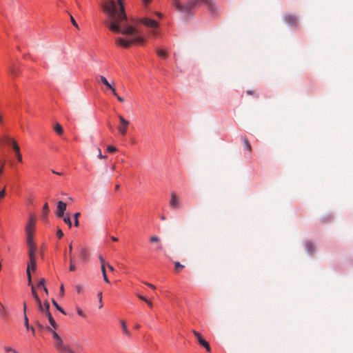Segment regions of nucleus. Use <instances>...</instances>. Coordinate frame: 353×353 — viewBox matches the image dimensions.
I'll list each match as a JSON object with an SVG mask.
<instances>
[{
  "label": "nucleus",
  "instance_id": "f257e3e1",
  "mask_svg": "<svg viewBox=\"0 0 353 353\" xmlns=\"http://www.w3.org/2000/svg\"><path fill=\"white\" fill-rule=\"evenodd\" d=\"M103 11L108 15L110 20L105 22L109 29L115 33H121L130 37L129 39L117 37L115 43L125 48L132 44L143 43L145 40L139 30L133 25H130L124 12L123 0H109L103 5Z\"/></svg>",
  "mask_w": 353,
  "mask_h": 353
},
{
  "label": "nucleus",
  "instance_id": "f03ea898",
  "mask_svg": "<svg viewBox=\"0 0 353 353\" xmlns=\"http://www.w3.org/2000/svg\"><path fill=\"white\" fill-rule=\"evenodd\" d=\"M199 3L208 7L209 10L214 13L216 10L214 3L212 0H189L187 3L182 5L177 3L176 10L181 12H189L192 9L199 6Z\"/></svg>",
  "mask_w": 353,
  "mask_h": 353
},
{
  "label": "nucleus",
  "instance_id": "7ed1b4c3",
  "mask_svg": "<svg viewBox=\"0 0 353 353\" xmlns=\"http://www.w3.org/2000/svg\"><path fill=\"white\" fill-rule=\"evenodd\" d=\"M140 22L146 27L152 29L151 33L153 35L157 34V32L154 30L155 28L159 27V23L157 21L149 18H142L141 19Z\"/></svg>",
  "mask_w": 353,
  "mask_h": 353
},
{
  "label": "nucleus",
  "instance_id": "20e7f679",
  "mask_svg": "<svg viewBox=\"0 0 353 353\" xmlns=\"http://www.w3.org/2000/svg\"><path fill=\"white\" fill-rule=\"evenodd\" d=\"M118 117L120 121V124L118 126V130L122 136H125L127 133L130 122L129 121L126 120L122 115H119Z\"/></svg>",
  "mask_w": 353,
  "mask_h": 353
},
{
  "label": "nucleus",
  "instance_id": "39448f33",
  "mask_svg": "<svg viewBox=\"0 0 353 353\" xmlns=\"http://www.w3.org/2000/svg\"><path fill=\"white\" fill-rule=\"evenodd\" d=\"M170 206L172 209H178L181 207V203L179 196L174 192H170Z\"/></svg>",
  "mask_w": 353,
  "mask_h": 353
},
{
  "label": "nucleus",
  "instance_id": "423d86ee",
  "mask_svg": "<svg viewBox=\"0 0 353 353\" xmlns=\"http://www.w3.org/2000/svg\"><path fill=\"white\" fill-rule=\"evenodd\" d=\"M45 314L48 317L49 323L55 329L57 327V324L53 319L51 313L50 312V304L48 301H45Z\"/></svg>",
  "mask_w": 353,
  "mask_h": 353
},
{
  "label": "nucleus",
  "instance_id": "0eeeda50",
  "mask_svg": "<svg viewBox=\"0 0 353 353\" xmlns=\"http://www.w3.org/2000/svg\"><path fill=\"white\" fill-rule=\"evenodd\" d=\"M194 335L195 336V337L197 339V341L198 342L200 343V345H201L202 346H203L206 350L210 352L211 351V347L208 343V342H207L205 339H203L201 335V334L196 331V330H193L192 331Z\"/></svg>",
  "mask_w": 353,
  "mask_h": 353
},
{
  "label": "nucleus",
  "instance_id": "6e6552de",
  "mask_svg": "<svg viewBox=\"0 0 353 353\" xmlns=\"http://www.w3.org/2000/svg\"><path fill=\"white\" fill-rule=\"evenodd\" d=\"M54 347L60 352H68L72 349L68 347L64 343L61 338L57 339L54 343Z\"/></svg>",
  "mask_w": 353,
  "mask_h": 353
},
{
  "label": "nucleus",
  "instance_id": "1a4fd4ad",
  "mask_svg": "<svg viewBox=\"0 0 353 353\" xmlns=\"http://www.w3.org/2000/svg\"><path fill=\"white\" fill-rule=\"evenodd\" d=\"M66 203L60 201L57 203L56 215L58 217H62L64 214V212L66 210Z\"/></svg>",
  "mask_w": 353,
  "mask_h": 353
},
{
  "label": "nucleus",
  "instance_id": "9d476101",
  "mask_svg": "<svg viewBox=\"0 0 353 353\" xmlns=\"http://www.w3.org/2000/svg\"><path fill=\"white\" fill-rule=\"evenodd\" d=\"M35 225V219L33 216H31L26 225V234H33Z\"/></svg>",
  "mask_w": 353,
  "mask_h": 353
},
{
  "label": "nucleus",
  "instance_id": "9b49d317",
  "mask_svg": "<svg viewBox=\"0 0 353 353\" xmlns=\"http://www.w3.org/2000/svg\"><path fill=\"white\" fill-rule=\"evenodd\" d=\"M99 79L103 85H105L107 87V88L110 89L112 91L113 94H116V89L113 86V85L114 84V83H112V84L110 83L106 79V78L102 75L99 76Z\"/></svg>",
  "mask_w": 353,
  "mask_h": 353
},
{
  "label": "nucleus",
  "instance_id": "f8f14e48",
  "mask_svg": "<svg viewBox=\"0 0 353 353\" xmlns=\"http://www.w3.org/2000/svg\"><path fill=\"white\" fill-rule=\"evenodd\" d=\"M5 139L8 142H12V147L17 154V153L20 152V148L17 144V143L12 138L9 137L8 136H5Z\"/></svg>",
  "mask_w": 353,
  "mask_h": 353
},
{
  "label": "nucleus",
  "instance_id": "ddd939ff",
  "mask_svg": "<svg viewBox=\"0 0 353 353\" xmlns=\"http://www.w3.org/2000/svg\"><path fill=\"white\" fill-rule=\"evenodd\" d=\"M285 21L290 25H296L298 23L297 17L292 14L286 15L285 17Z\"/></svg>",
  "mask_w": 353,
  "mask_h": 353
},
{
  "label": "nucleus",
  "instance_id": "4468645a",
  "mask_svg": "<svg viewBox=\"0 0 353 353\" xmlns=\"http://www.w3.org/2000/svg\"><path fill=\"white\" fill-rule=\"evenodd\" d=\"M69 255H70V271H74L76 270V266L73 263V258L72 256V243L69 245Z\"/></svg>",
  "mask_w": 353,
  "mask_h": 353
},
{
  "label": "nucleus",
  "instance_id": "2eb2a0df",
  "mask_svg": "<svg viewBox=\"0 0 353 353\" xmlns=\"http://www.w3.org/2000/svg\"><path fill=\"white\" fill-rule=\"evenodd\" d=\"M23 305V313H24L25 326H26V329L28 330H30V327L29 323H28V316L26 315V310H27L26 302L24 301Z\"/></svg>",
  "mask_w": 353,
  "mask_h": 353
},
{
  "label": "nucleus",
  "instance_id": "dca6fc26",
  "mask_svg": "<svg viewBox=\"0 0 353 353\" xmlns=\"http://www.w3.org/2000/svg\"><path fill=\"white\" fill-rule=\"evenodd\" d=\"M156 53L158 57L162 58V59H167L168 57V52L165 50L163 49H157Z\"/></svg>",
  "mask_w": 353,
  "mask_h": 353
},
{
  "label": "nucleus",
  "instance_id": "f3484780",
  "mask_svg": "<svg viewBox=\"0 0 353 353\" xmlns=\"http://www.w3.org/2000/svg\"><path fill=\"white\" fill-rule=\"evenodd\" d=\"M120 323H121L122 330H123V332L125 333V334L127 335L128 336H131V333H130V332L128 330V329L127 327L125 321H123V320H121L120 321Z\"/></svg>",
  "mask_w": 353,
  "mask_h": 353
},
{
  "label": "nucleus",
  "instance_id": "a211bd4d",
  "mask_svg": "<svg viewBox=\"0 0 353 353\" xmlns=\"http://www.w3.org/2000/svg\"><path fill=\"white\" fill-rule=\"evenodd\" d=\"M35 253H36V245H33L32 247H28L29 259H36Z\"/></svg>",
  "mask_w": 353,
  "mask_h": 353
},
{
  "label": "nucleus",
  "instance_id": "6ab92c4d",
  "mask_svg": "<svg viewBox=\"0 0 353 353\" xmlns=\"http://www.w3.org/2000/svg\"><path fill=\"white\" fill-rule=\"evenodd\" d=\"M27 268H29L30 271V269H32L33 271H34L37 268L36 259H30V261L28 263Z\"/></svg>",
  "mask_w": 353,
  "mask_h": 353
},
{
  "label": "nucleus",
  "instance_id": "aec40b11",
  "mask_svg": "<svg viewBox=\"0 0 353 353\" xmlns=\"http://www.w3.org/2000/svg\"><path fill=\"white\" fill-rule=\"evenodd\" d=\"M27 235V245L28 247H32L33 245H36L34 239H33V234H26Z\"/></svg>",
  "mask_w": 353,
  "mask_h": 353
},
{
  "label": "nucleus",
  "instance_id": "412c9836",
  "mask_svg": "<svg viewBox=\"0 0 353 353\" xmlns=\"http://www.w3.org/2000/svg\"><path fill=\"white\" fill-rule=\"evenodd\" d=\"M49 212H50V209L48 207V203H46L43 207V218L44 219H47V216H48V214L49 213Z\"/></svg>",
  "mask_w": 353,
  "mask_h": 353
},
{
  "label": "nucleus",
  "instance_id": "4be33fe9",
  "mask_svg": "<svg viewBox=\"0 0 353 353\" xmlns=\"http://www.w3.org/2000/svg\"><path fill=\"white\" fill-rule=\"evenodd\" d=\"M35 301L37 304L39 310L45 313V302L43 303V305H42L40 298L36 299Z\"/></svg>",
  "mask_w": 353,
  "mask_h": 353
},
{
  "label": "nucleus",
  "instance_id": "5701e85b",
  "mask_svg": "<svg viewBox=\"0 0 353 353\" xmlns=\"http://www.w3.org/2000/svg\"><path fill=\"white\" fill-rule=\"evenodd\" d=\"M54 130L59 135L62 134L63 132V128L59 123L55 124Z\"/></svg>",
  "mask_w": 353,
  "mask_h": 353
},
{
  "label": "nucleus",
  "instance_id": "b1692460",
  "mask_svg": "<svg viewBox=\"0 0 353 353\" xmlns=\"http://www.w3.org/2000/svg\"><path fill=\"white\" fill-rule=\"evenodd\" d=\"M242 141L243 142V144H244L246 150H248V151L250 152L252 150V146H251L249 141L245 137H242Z\"/></svg>",
  "mask_w": 353,
  "mask_h": 353
},
{
  "label": "nucleus",
  "instance_id": "393cba45",
  "mask_svg": "<svg viewBox=\"0 0 353 353\" xmlns=\"http://www.w3.org/2000/svg\"><path fill=\"white\" fill-rule=\"evenodd\" d=\"M305 248H306V250L307 251V252H309L310 254H312L313 252V250H314V246H313V244L310 242H307L305 243Z\"/></svg>",
  "mask_w": 353,
  "mask_h": 353
},
{
  "label": "nucleus",
  "instance_id": "a878e982",
  "mask_svg": "<svg viewBox=\"0 0 353 353\" xmlns=\"http://www.w3.org/2000/svg\"><path fill=\"white\" fill-rule=\"evenodd\" d=\"M30 286H31L32 295L34 299L36 300V299H39L34 285H31Z\"/></svg>",
  "mask_w": 353,
  "mask_h": 353
},
{
  "label": "nucleus",
  "instance_id": "bb28decb",
  "mask_svg": "<svg viewBox=\"0 0 353 353\" xmlns=\"http://www.w3.org/2000/svg\"><path fill=\"white\" fill-rule=\"evenodd\" d=\"M52 304L54 305V306L58 310H59L62 314H66L65 312L63 310V308H61L59 305L58 303L56 302V301L54 299H52Z\"/></svg>",
  "mask_w": 353,
  "mask_h": 353
},
{
  "label": "nucleus",
  "instance_id": "cd10ccee",
  "mask_svg": "<svg viewBox=\"0 0 353 353\" xmlns=\"http://www.w3.org/2000/svg\"><path fill=\"white\" fill-rule=\"evenodd\" d=\"M174 268L176 272H179L181 269L184 268V265H181L179 262L176 261L174 262Z\"/></svg>",
  "mask_w": 353,
  "mask_h": 353
},
{
  "label": "nucleus",
  "instance_id": "c85d7f7f",
  "mask_svg": "<svg viewBox=\"0 0 353 353\" xmlns=\"http://www.w3.org/2000/svg\"><path fill=\"white\" fill-rule=\"evenodd\" d=\"M26 274H27V277H28V285L30 286L32 284L31 273H30V271L29 270V268H27V269H26Z\"/></svg>",
  "mask_w": 353,
  "mask_h": 353
},
{
  "label": "nucleus",
  "instance_id": "c756f323",
  "mask_svg": "<svg viewBox=\"0 0 353 353\" xmlns=\"http://www.w3.org/2000/svg\"><path fill=\"white\" fill-rule=\"evenodd\" d=\"M81 214L80 212H76L74 214V225L76 227H78L79 225V217L80 216Z\"/></svg>",
  "mask_w": 353,
  "mask_h": 353
},
{
  "label": "nucleus",
  "instance_id": "7c9ffc66",
  "mask_svg": "<svg viewBox=\"0 0 353 353\" xmlns=\"http://www.w3.org/2000/svg\"><path fill=\"white\" fill-rule=\"evenodd\" d=\"M88 256V252L87 250L84 248H82L81 249V257L82 259H85Z\"/></svg>",
  "mask_w": 353,
  "mask_h": 353
},
{
  "label": "nucleus",
  "instance_id": "2f4dec72",
  "mask_svg": "<svg viewBox=\"0 0 353 353\" xmlns=\"http://www.w3.org/2000/svg\"><path fill=\"white\" fill-rule=\"evenodd\" d=\"M75 289H76L77 292L79 294H81V293L83 292V286H82V285H77L75 286Z\"/></svg>",
  "mask_w": 353,
  "mask_h": 353
},
{
  "label": "nucleus",
  "instance_id": "473e14b6",
  "mask_svg": "<svg viewBox=\"0 0 353 353\" xmlns=\"http://www.w3.org/2000/svg\"><path fill=\"white\" fill-rule=\"evenodd\" d=\"M150 241L151 243H158L159 242V238L156 236H151L150 239Z\"/></svg>",
  "mask_w": 353,
  "mask_h": 353
},
{
  "label": "nucleus",
  "instance_id": "72a5a7b5",
  "mask_svg": "<svg viewBox=\"0 0 353 353\" xmlns=\"http://www.w3.org/2000/svg\"><path fill=\"white\" fill-rule=\"evenodd\" d=\"M63 221L69 225V227L72 226V223L70 221V218L69 216H65L63 218Z\"/></svg>",
  "mask_w": 353,
  "mask_h": 353
},
{
  "label": "nucleus",
  "instance_id": "f704fd0d",
  "mask_svg": "<svg viewBox=\"0 0 353 353\" xmlns=\"http://www.w3.org/2000/svg\"><path fill=\"white\" fill-rule=\"evenodd\" d=\"M70 21H71V23H72V25H73L76 28H77V29H79V26H78V24H77V21H75V19H74V17H73L72 15H70Z\"/></svg>",
  "mask_w": 353,
  "mask_h": 353
},
{
  "label": "nucleus",
  "instance_id": "c9c22d12",
  "mask_svg": "<svg viewBox=\"0 0 353 353\" xmlns=\"http://www.w3.org/2000/svg\"><path fill=\"white\" fill-rule=\"evenodd\" d=\"M107 150L110 153L114 152L117 150V149L114 146H112V145L108 146Z\"/></svg>",
  "mask_w": 353,
  "mask_h": 353
},
{
  "label": "nucleus",
  "instance_id": "e433bc0d",
  "mask_svg": "<svg viewBox=\"0 0 353 353\" xmlns=\"http://www.w3.org/2000/svg\"><path fill=\"white\" fill-rule=\"evenodd\" d=\"M0 312L2 316H4L6 314V309L3 304L0 302Z\"/></svg>",
  "mask_w": 353,
  "mask_h": 353
},
{
  "label": "nucleus",
  "instance_id": "4c0bfd02",
  "mask_svg": "<svg viewBox=\"0 0 353 353\" xmlns=\"http://www.w3.org/2000/svg\"><path fill=\"white\" fill-rule=\"evenodd\" d=\"M77 314L82 316V317H85V313L79 308V307H77Z\"/></svg>",
  "mask_w": 353,
  "mask_h": 353
},
{
  "label": "nucleus",
  "instance_id": "58836bf2",
  "mask_svg": "<svg viewBox=\"0 0 353 353\" xmlns=\"http://www.w3.org/2000/svg\"><path fill=\"white\" fill-rule=\"evenodd\" d=\"M52 334V337L57 341V339H60V336L55 332V331H51Z\"/></svg>",
  "mask_w": 353,
  "mask_h": 353
},
{
  "label": "nucleus",
  "instance_id": "ea45409f",
  "mask_svg": "<svg viewBox=\"0 0 353 353\" xmlns=\"http://www.w3.org/2000/svg\"><path fill=\"white\" fill-rule=\"evenodd\" d=\"M57 235L59 237V239H61L63 236V233L61 229L57 230Z\"/></svg>",
  "mask_w": 353,
  "mask_h": 353
},
{
  "label": "nucleus",
  "instance_id": "a19ab883",
  "mask_svg": "<svg viewBox=\"0 0 353 353\" xmlns=\"http://www.w3.org/2000/svg\"><path fill=\"white\" fill-rule=\"evenodd\" d=\"M4 350L6 352H13L14 353H17V352L14 350H13L12 347H4Z\"/></svg>",
  "mask_w": 353,
  "mask_h": 353
},
{
  "label": "nucleus",
  "instance_id": "79ce46f5",
  "mask_svg": "<svg viewBox=\"0 0 353 353\" xmlns=\"http://www.w3.org/2000/svg\"><path fill=\"white\" fill-rule=\"evenodd\" d=\"M45 283H46L45 279H41L38 283V286H43L44 288Z\"/></svg>",
  "mask_w": 353,
  "mask_h": 353
},
{
  "label": "nucleus",
  "instance_id": "37998d69",
  "mask_svg": "<svg viewBox=\"0 0 353 353\" xmlns=\"http://www.w3.org/2000/svg\"><path fill=\"white\" fill-rule=\"evenodd\" d=\"M6 195V189L5 188H3L1 191H0V199H2Z\"/></svg>",
  "mask_w": 353,
  "mask_h": 353
},
{
  "label": "nucleus",
  "instance_id": "c03bdc74",
  "mask_svg": "<svg viewBox=\"0 0 353 353\" xmlns=\"http://www.w3.org/2000/svg\"><path fill=\"white\" fill-rule=\"evenodd\" d=\"M99 259L101 262V265H105V259L103 258L101 255L99 256Z\"/></svg>",
  "mask_w": 353,
  "mask_h": 353
},
{
  "label": "nucleus",
  "instance_id": "a18cd8bd",
  "mask_svg": "<svg viewBox=\"0 0 353 353\" xmlns=\"http://www.w3.org/2000/svg\"><path fill=\"white\" fill-rule=\"evenodd\" d=\"M10 72L13 75H17V69L15 68L14 67H12V68H10Z\"/></svg>",
  "mask_w": 353,
  "mask_h": 353
},
{
  "label": "nucleus",
  "instance_id": "49530a36",
  "mask_svg": "<svg viewBox=\"0 0 353 353\" xmlns=\"http://www.w3.org/2000/svg\"><path fill=\"white\" fill-rule=\"evenodd\" d=\"M16 157H17L18 161H19V162L22 161V156H21V152L17 153Z\"/></svg>",
  "mask_w": 353,
  "mask_h": 353
},
{
  "label": "nucleus",
  "instance_id": "de8ad7c7",
  "mask_svg": "<svg viewBox=\"0 0 353 353\" xmlns=\"http://www.w3.org/2000/svg\"><path fill=\"white\" fill-rule=\"evenodd\" d=\"M98 151H99V155H98V157H99V159H105V158H106V156L102 155L101 152V149H100V148H98Z\"/></svg>",
  "mask_w": 353,
  "mask_h": 353
},
{
  "label": "nucleus",
  "instance_id": "09e8293b",
  "mask_svg": "<svg viewBox=\"0 0 353 353\" xmlns=\"http://www.w3.org/2000/svg\"><path fill=\"white\" fill-rule=\"evenodd\" d=\"M117 99L120 101V102H124V99L123 97H121L120 96L118 95V94L116 92V94H114Z\"/></svg>",
  "mask_w": 353,
  "mask_h": 353
},
{
  "label": "nucleus",
  "instance_id": "8fccbe9b",
  "mask_svg": "<svg viewBox=\"0 0 353 353\" xmlns=\"http://www.w3.org/2000/svg\"><path fill=\"white\" fill-rule=\"evenodd\" d=\"M137 297H138L140 300L143 301H145V302L148 300V299H146L145 297H144V296H142V295L137 294Z\"/></svg>",
  "mask_w": 353,
  "mask_h": 353
},
{
  "label": "nucleus",
  "instance_id": "3c124183",
  "mask_svg": "<svg viewBox=\"0 0 353 353\" xmlns=\"http://www.w3.org/2000/svg\"><path fill=\"white\" fill-rule=\"evenodd\" d=\"M101 270L103 275L106 274L105 265H101Z\"/></svg>",
  "mask_w": 353,
  "mask_h": 353
},
{
  "label": "nucleus",
  "instance_id": "603ef678",
  "mask_svg": "<svg viewBox=\"0 0 353 353\" xmlns=\"http://www.w3.org/2000/svg\"><path fill=\"white\" fill-rule=\"evenodd\" d=\"M97 296L99 298V303H101V301H102V292H99L98 294H97Z\"/></svg>",
  "mask_w": 353,
  "mask_h": 353
},
{
  "label": "nucleus",
  "instance_id": "864d4df0",
  "mask_svg": "<svg viewBox=\"0 0 353 353\" xmlns=\"http://www.w3.org/2000/svg\"><path fill=\"white\" fill-rule=\"evenodd\" d=\"M145 303H147V305H148V307H149L150 308H152V307H153V304H152V301H150V300H148H148L145 301Z\"/></svg>",
  "mask_w": 353,
  "mask_h": 353
},
{
  "label": "nucleus",
  "instance_id": "5fc2aeb1",
  "mask_svg": "<svg viewBox=\"0 0 353 353\" xmlns=\"http://www.w3.org/2000/svg\"><path fill=\"white\" fill-rule=\"evenodd\" d=\"M144 283L148 285V287L152 288V289H155V286L151 283H147V282H144Z\"/></svg>",
  "mask_w": 353,
  "mask_h": 353
},
{
  "label": "nucleus",
  "instance_id": "6e6d98bb",
  "mask_svg": "<svg viewBox=\"0 0 353 353\" xmlns=\"http://www.w3.org/2000/svg\"><path fill=\"white\" fill-rule=\"evenodd\" d=\"M60 293L63 296L64 294V287L63 285H61L60 287Z\"/></svg>",
  "mask_w": 353,
  "mask_h": 353
},
{
  "label": "nucleus",
  "instance_id": "4d7b16f0",
  "mask_svg": "<svg viewBox=\"0 0 353 353\" xmlns=\"http://www.w3.org/2000/svg\"><path fill=\"white\" fill-rule=\"evenodd\" d=\"M172 1H173V3H172L173 6H174V7L175 8V9L176 10V4H177V3H180V2H179V1H180V0H172Z\"/></svg>",
  "mask_w": 353,
  "mask_h": 353
},
{
  "label": "nucleus",
  "instance_id": "13d9d810",
  "mask_svg": "<svg viewBox=\"0 0 353 353\" xmlns=\"http://www.w3.org/2000/svg\"><path fill=\"white\" fill-rule=\"evenodd\" d=\"M107 267H108V268L111 272H114V268H113L111 265H110L109 263H108V264H107Z\"/></svg>",
  "mask_w": 353,
  "mask_h": 353
},
{
  "label": "nucleus",
  "instance_id": "bf43d9fd",
  "mask_svg": "<svg viewBox=\"0 0 353 353\" xmlns=\"http://www.w3.org/2000/svg\"><path fill=\"white\" fill-rule=\"evenodd\" d=\"M103 280H104L105 282H106L108 283H110V281L108 279L107 274L103 275Z\"/></svg>",
  "mask_w": 353,
  "mask_h": 353
},
{
  "label": "nucleus",
  "instance_id": "052dcab7",
  "mask_svg": "<svg viewBox=\"0 0 353 353\" xmlns=\"http://www.w3.org/2000/svg\"><path fill=\"white\" fill-rule=\"evenodd\" d=\"M76 3H77V7L79 8V9L82 10V6H81L80 2L78 0H76Z\"/></svg>",
  "mask_w": 353,
  "mask_h": 353
},
{
  "label": "nucleus",
  "instance_id": "680f3d73",
  "mask_svg": "<svg viewBox=\"0 0 353 353\" xmlns=\"http://www.w3.org/2000/svg\"><path fill=\"white\" fill-rule=\"evenodd\" d=\"M247 94H249V95H252V94H254L255 92L252 90H248L247 91Z\"/></svg>",
  "mask_w": 353,
  "mask_h": 353
},
{
  "label": "nucleus",
  "instance_id": "e2e57ef3",
  "mask_svg": "<svg viewBox=\"0 0 353 353\" xmlns=\"http://www.w3.org/2000/svg\"><path fill=\"white\" fill-rule=\"evenodd\" d=\"M152 0H143V3L147 6Z\"/></svg>",
  "mask_w": 353,
  "mask_h": 353
},
{
  "label": "nucleus",
  "instance_id": "0e129e2a",
  "mask_svg": "<svg viewBox=\"0 0 353 353\" xmlns=\"http://www.w3.org/2000/svg\"><path fill=\"white\" fill-rule=\"evenodd\" d=\"M157 250H163V246L161 245H159L158 247H157Z\"/></svg>",
  "mask_w": 353,
  "mask_h": 353
},
{
  "label": "nucleus",
  "instance_id": "69168bd1",
  "mask_svg": "<svg viewBox=\"0 0 353 353\" xmlns=\"http://www.w3.org/2000/svg\"><path fill=\"white\" fill-rule=\"evenodd\" d=\"M32 332V334L34 335L35 334V330H34V328L33 327H30V328Z\"/></svg>",
  "mask_w": 353,
  "mask_h": 353
},
{
  "label": "nucleus",
  "instance_id": "338daca9",
  "mask_svg": "<svg viewBox=\"0 0 353 353\" xmlns=\"http://www.w3.org/2000/svg\"><path fill=\"white\" fill-rule=\"evenodd\" d=\"M43 290H44V292H46V294L48 295V289H47V288H46V287H44V288H43Z\"/></svg>",
  "mask_w": 353,
  "mask_h": 353
},
{
  "label": "nucleus",
  "instance_id": "774afa93",
  "mask_svg": "<svg viewBox=\"0 0 353 353\" xmlns=\"http://www.w3.org/2000/svg\"><path fill=\"white\" fill-rule=\"evenodd\" d=\"M157 14V16H158L159 18H161V17H162V14H161V13H159V12H157V14Z\"/></svg>",
  "mask_w": 353,
  "mask_h": 353
}]
</instances>
